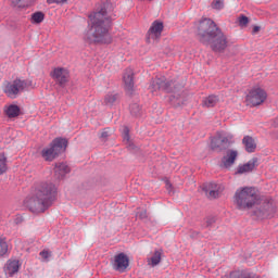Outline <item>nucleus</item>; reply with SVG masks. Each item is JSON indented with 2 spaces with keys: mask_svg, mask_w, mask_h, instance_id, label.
Instances as JSON below:
<instances>
[{
  "mask_svg": "<svg viewBox=\"0 0 278 278\" xmlns=\"http://www.w3.org/2000/svg\"><path fill=\"white\" fill-rule=\"evenodd\" d=\"M8 240L4 237H0V257L8 255Z\"/></svg>",
  "mask_w": 278,
  "mask_h": 278,
  "instance_id": "nucleus-27",
  "label": "nucleus"
},
{
  "mask_svg": "<svg viewBox=\"0 0 278 278\" xmlns=\"http://www.w3.org/2000/svg\"><path fill=\"white\" fill-rule=\"evenodd\" d=\"M236 160H238V151L228 150L226 155L222 157V166L224 168H231L236 164Z\"/></svg>",
  "mask_w": 278,
  "mask_h": 278,
  "instance_id": "nucleus-16",
  "label": "nucleus"
},
{
  "mask_svg": "<svg viewBox=\"0 0 278 278\" xmlns=\"http://www.w3.org/2000/svg\"><path fill=\"white\" fill-rule=\"evenodd\" d=\"M200 42L206 47H211L214 53H225L229 45L227 35L211 18H203L198 26Z\"/></svg>",
  "mask_w": 278,
  "mask_h": 278,
  "instance_id": "nucleus-3",
  "label": "nucleus"
},
{
  "mask_svg": "<svg viewBox=\"0 0 278 278\" xmlns=\"http://www.w3.org/2000/svg\"><path fill=\"white\" fill-rule=\"evenodd\" d=\"M42 21H45V13L38 11L31 15V23L39 25V23H42Z\"/></svg>",
  "mask_w": 278,
  "mask_h": 278,
  "instance_id": "nucleus-28",
  "label": "nucleus"
},
{
  "mask_svg": "<svg viewBox=\"0 0 278 278\" xmlns=\"http://www.w3.org/2000/svg\"><path fill=\"white\" fill-rule=\"evenodd\" d=\"M123 140L126 144H129V140H130V137H129V127L127 126H124L123 128Z\"/></svg>",
  "mask_w": 278,
  "mask_h": 278,
  "instance_id": "nucleus-31",
  "label": "nucleus"
},
{
  "mask_svg": "<svg viewBox=\"0 0 278 278\" xmlns=\"http://www.w3.org/2000/svg\"><path fill=\"white\" fill-rule=\"evenodd\" d=\"M50 77H52L61 88H64L71 79V72H68L66 67H54L50 73Z\"/></svg>",
  "mask_w": 278,
  "mask_h": 278,
  "instance_id": "nucleus-10",
  "label": "nucleus"
},
{
  "mask_svg": "<svg viewBox=\"0 0 278 278\" xmlns=\"http://www.w3.org/2000/svg\"><path fill=\"white\" fill-rule=\"evenodd\" d=\"M252 31L253 34H257V31H260V26H254Z\"/></svg>",
  "mask_w": 278,
  "mask_h": 278,
  "instance_id": "nucleus-40",
  "label": "nucleus"
},
{
  "mask_svg": "<svg viewBox=\"0 0 278 278\" xmlns=\"http://www.w3.org/2000/svg\"><path fill=\"white\" fill-rule=\"evenodd\" d=\"M47 3H49V5L52 3H66V0H47Z\"/></svg>",
  "mask_w": 278,
  "mask_h": 278,
  "instance_id": "nucleus-36",
  "label": "nucleus"
},
{
  "mask_svg": "<svg viewBox=\"0 0 278 278\" xmlns=\"http://www.w3.org/2000/svg\"><path fill=\"white\" fill-rule=\"evenodd\" d=\"M58 197V187L53 182H36L29 195L24 200V205L33 214H45Z\"/></svg>",
  "mask_w": 278,
  "mask_h": 278,
  "instance_id": "nucleus-2",
  "label": "nucleus"
},
{
  "mask_svg": "<svg viewBox=\"0 0 278 278\" xmlns=\"http://www.w3.org/2000/svg\"><path fill=\"white\" fill-rule=\"evenodd\" d=\"M23 0H10V2L12 3V5H18V3H21Z\"/></svg>",
  "mask_w": 278,
  "mask_h": 278,
  "instance_id": "nucleus-39",
  "label": "nucleus"
},
{
  "mask_svg": "<svg viewBox=\"0 0 278 278\" xmlns=\"http://www.w3.org/2000/svg\"><path fill=\"white\" fill-rule=\"evenodd\" d=\"M116 101H118L117 93H106L104 97V105H109L110 108H112Z\"/></svg>",
  "mask_w": 278,
  "mask_h": 278,
  "instance_id": "nucleus-25",
  "label": "nucleus"
},
{
  "mask_svg": "<svg viewBox=\"0 0 278 278\" xmlns=\"http://www.w3.org/2000/svg\"><path fill=\"white\" fill-rule=\"evenodd\" d=\"M168 188H173V185H170L169 182H167V189Z\"/></svg>",
  "mask_w": 278,
  "mask_h": 278,
  "instance_id": "nucleus-41",
  "label": "nucleus"
},
{
  "mask_svg": "<svg viewBox=\"0 0 278 278\" xmlns=\"http://www.w3.org/2000/svg\"><path fill=\"white\" fill-rule=\"evenodd\" d=\"M242 144L244 146L247 153H255V149H257V143L251 136H244L242 139Z\"/></svg>",
  "mask_w": 278,
  "mask_h": 278,
  "instance_id": "nucleus-20",
  "label": "nucleus"
},
{
  "mask_svg": "<svg viewBox=\"0 0 278 278\" xmlns=\"http://www.w3.org/2000/svg\"><path fill=\"white\" fill-rule=\"evenodd\" d=\"M216 223V217H207L204 223V227L210 228Z\"/></svg>",
  "mask_w": 278,
  "mask_h": 278,
  "instance_id": "nucleus-34",
  "label": "nucleus"
},
{
  "mask_svg": "<svg viewBox=\"0 0 278 278\" xmlns=\"http://www.w3.org/2000/svg\"><path fill=\"white\" fill-rule=\"evenodd\" d=\"M266 99H268V93L266 90L260 88V87H254L249 90L248 94L245 96V104L249 108H257L262 105Z\"/></svg>",
  "mask_w": 278,
  "mask_h": 278,
  "instance_id": "nucleus-6",
  "label": "nucleus"
},
{
  "mask_svg": "<svg viewBox=\"0 0 278 278\" xmlns=\"http://www.w3.org/2000/svg\"><path fill=\"white\" fill-rule=\"evenodd\" d=\"M160 262H162V251L156 250L154 251L153 256L148 260V264L149 266L155 267Z\"/></svg>",
  "mask_w": 278,
  "mask_h": 278,
  "instance_id": "nucleus-24",
  "label": "nucleus"
},
{
  "mask_svg": "<svg viewBox=\"0 0 278 278\" xmlns=\"http://www.w3.org/2000/svg\"><path fill=\"white\" fill-rule=\"evenodd\" d=\"M190 238H192V239H197V238H199V231H197V230H190Z\"/></svg>",
  "mask_w": 278,
  "mask_h": 278,
  "instance_id": "nucleus-37",
  "label": "nucleus"
},
{
  "mask_svg": "<svg viewBox=\"0 0 278 278\" xmlns=\"http://www.w3.org/2000/svg\"><path fill=\"white\" fill-rule=\"evenodd\" d=\"M68 147V140L64 138H55L51 143L49 148H45L41 151V157L46 160V162H53L60 153H64L66 151V148Z\"/></svg>",
  "mask_w": 278,
  "mask_h": 278,
  "instance_id": "nucleus-5",
  "label": "nucleus"
},
{
  "mask_svg": "<svg viewBox=\"0 0 278 278\" xmlns=\"http://www.w3.org/2000/svg\"><path fill=\"white\" fill-rule=\"evenodd\" d=\"M239 27H247L249 25V17L247 15H240L238 17Z\"/></svg>",
  "mask_w": 278,
  "mask_h": 278,
  "instance_id": "nucleus-30",
  "label": "nucleus"
},
{
  "mask_svg": "<svg viewBox=\"0 0 278 278\" xmlns=\"http://www.w3.org/2000/svg\"><path fill=\"white\" fill-rule=\"evenodd\" d=\"M113 270L117 273H126L127 268H129V256L127 254L121 252L114 256L112 262Z\"/></svg>",
  "mask_w": 278,
  "mask_h": 278,
  "instance_id": "nucleus-12",
  "label": "nucleus"
},
{
  "mask_svg": "<svg viewBox=\"0 0 278 278\" xmlns=\"http://www.w3.org/2000/svg\"><path fill=\"white\" fill-rule=\"evenodd\" d=\"M21 268V263L16 260H10L7 262L5 267H4V273L8 275V277H14L16 273H18Z\"/></svg>",
  "mask_w": 278,
  "mask_h": 278,
  "instance_id": "nucleus-18",
  "label": "nucleus"
},
{
  "mask_svg": "<svg viewBox=\"0 0 278 278\" xmlns=\"http://www.w3.org/2000/svg\"><path fill=\"white\" fill-rule=\"evenodd\" d=\"M203 190L205 191V194L208 197V199H218L224 188L216 182H208L203 186Z\"/></svg>",
  "mask_w": 278,
  "mask_h": 278,
  "instance_id": "nucleus-15",
  "label": "nucleus"
},
{
  "mask_svg": "<svg viewBox=\"0 0 278 278\" xmlns=\"http://www.w3.org/2000/svg\"><path fill=\"white\" fill-rule=\"evenodd\" d=\"M40 257H42V260H49V257H51V251L49 250H43L39 253Z\"/></svg>",
  "mask_w": 278,
  "mask_h": 278,
  "instance_id": "nucleus-35",
  "label": "nucleus"
},
{
  "mask_svg": "<svg viewBox=\"0 0 278 278\" xmlns=\"http://www.w3.org/2000/svg\"><path fill=\"white\" fill-rule=\"evenodd\" d=\"M231 144H233V136L223 132H217L211 140L212 151H226V149H229Z\"/></svg>",
  "mask_w": 278,
  "mask_h": 278,
  "instance_id": "nucleus-7",
  "label": "nucleus"
},
{
  "mask_svg": "<svg viewBox=\"0 0 278 278\" xmlns=\"http://www.w3.org/2000/svg\"><path fill=\"white\" fill-rule=\"evenodd\" d=\"M175 83L173 80H166V77H156L152 79L150 84V91L153 93L159 90H164L165 92H174Z\"/></svg>",
  "mask_w": 278,
  "mask_h": 278,
  "instance_id": "nucleus-9",
  "label": "nucleus"
},
{
  "mask_svg": "<svg viewBox=\"0 0 278 278\" xmlns=\"http://www.w3.org/2000/svg\"><path fill=\"white\" fill-rule=\"evenodd\" d=\"M211 8L213 10H223L225 8V1L224 0H214L211 3Z\"/></svg>",
  "mask_w": 278,
  "mask_h": 278,
  "instance_id": "nucleus-29",
  "label": "nucleus"
},
{
  "mask_svg": "<svg viewBox=\"0 0 278 278\" xmlns=\"http://www.w3.org/2000/svg\"><path fill=\"white\" fill-rule=\"evenodd\" d=\"M123 81L125 90H127V92H134V70L130 67L126 68L123 76Z\"/></svg>",
  "mask_w": 278,
  "mask_h": 278,
  "instance_id": "nucleus-17",
  "label": "nucleus"
},
{
  "mask_svg": "<svg viewBox=\"0 0 278 278\" xmlns=\"http://www.w3.org/2000/svg\"><path fill=\"white\" fill-rule=\"evenodd\" d=\"M137 218H139L140 220H147V218H149V215L147 214V210H141L138 211L136 214Z\"/></svg>",
  "mask_w": 278,
  "mask_h": 278,
  "instance_id": "nucleus-33",
  "label": "nucleus"
},
{
  "mask_svg": "<svg viewBox=\"0 0 278 278\" xmlns=\"http://www.w3.org/2000/svg\"><path fill=\"white\" fill-rule=\"evenodd\" d=\"M90 29L86 34V40L89 45H112V15L105 8L93 11L88 16Z\"/></svg>",
  "mask_w": 278,
  "mask_h": 278,
  "instance_id": "nucleus-1",
  "label": "nucleus"
},
{
  "mask_svg": "<svg viewBox=\"0 0 278 278\" xmlns=\"http://www.w3.org/2000/svg\"><path fill=\"white\" fill-rule=\"evenodd\" d=\"M162 31H164V23L157 20L154 21L147 34L148 42H151V40H160V38H162Z\"/></svg>",
  "mask_w": 278,
  "mask_h": 278,
  "instance_id": "nucleus-13",
  "label": "nucleus"
},
{
  "mask_svg": "<svg viewBox=\"0 0 278 278\" xmlns=\"http://www.w3.org/2000/svg\"><path fill=\"white\" fill-rule=\"evenodd\" d=\"M8 173V156L5 153H0V175Z\"/></svg>",
  "mask_w": 278,
  "mask_h": 278,
  "instance_id": "nucleus-26",
  "label": "nucleus"
},
{
  "mask_svg": "<svg viewBox=\"0 0 278 278\" xmlns=\"http://www.w3.org/2000/svg\"><path fill=\"white\" fill-rule=\"evenodd\" d=\"M223 278H260V276L249 270H237L231 271L229 275H226Z\"/></svg>",
  "mask_w": 278,
  "mask_h": 278,
  "instance_id": "nucleus-19",
  "label": "nucleus"
},
{
  "mask_svg": "<svg viewBox=\"0 0 278 278\" xmlns=\"http://www.w3.org/2000/svg\"><path fill=\"white\" fill-rule=\"evenodd\" d=\"M260 166V160L257 157L251 159L248 163L241 164L237 167L236 175H244L247 173H253L256 167Z\"/></svg>",
  "mask_w": 278,
  "mask_h": 278,
  "instance_id": "nucleus-14",
  "label": "nucleus"
},
{
  "mask_svg": "<svg viewBox=\"0 0 278 278\" xmlns=\"http://www.w3.org/2000/svg\"><path fill=\"white\" fill-rule=\"evenodd\" d=\"M233 201L237 208L241 211L251 210L260 204V194L253 187H240L235 192Z\"/></svg>",
  "mask_w": 278,
  "mask_h": 278,
  "instance_id": "nucleus-4",
  "label": "nucleus"
},
{
  "mask_svg": "<svg viewBox=\"0 0 278 278\" xmlns=\"http://www.w3.org/2000/svg\"><path fill=\"white\" fill-rule=\"evenodd\" d=\"M4 114H7L9 118H16V116L21 114V108L16 104H11L4 108Z\"/></svg>",
  "mask_w": 278,
  "mask_h": 278,
  "instance_id": "nucleus-22",
  "label": "nucleus"
},
{
  "mask_svg": "<svg viewBox=\"0 0 278 278\" xmlns=\"http://www.w3.org/2000/svg\"><path fill=\"white\" fill-rule=\"evenodd\" d=\"M27 88V80H22L21 78H16L12 83L8 81L3 87V92L9 97V99H16L23 90Z\"/></svg>",
  "mask_w": 278,
  "mask_h": 278,
  "instance_id": "nucleus-8",
  "label": "nucleus"
},
{
  "mask_svg": "<svg viewBox=\"0 0 278 278\" xmlns=\"http://www.w3.org/2000/svg\"><path fill=\"white\" fill-rule=\"evenodd\" d=\"M71 173V168L65 163H59L54 167V175L56 179H64L65 175H68Z\"/></svg>",
  "mask_w": 278,
  "mask_h": 278,
  "instance_id": "nucleus-21",
  "label": "nucleus"
},
{
  "mask_svg": "<svg viewBox=\"0 0 278 278\" xmlns=\"http://www.w3.org/2000/svg\"><path fill=\"white\" fill-rule=\"evenodd\" d=\"M220 101V98L218 96L211 94L203 99L202 106L203 108H216V104Z\"/></svg>",
  "mask_w": 278,
  "mask_h": 278,
  "instance_id": "nucleus-23",
  "label": "nucleus"
},
{
  "mask_svg": "<svg viewBox=\"0 0 278 278\" xmlns=\"http://www.w3.org/2000/svg\"><path fill=\"white\" fill-rule=\"evenodd\" d=\"M254 215L257 216V218H273L275 215L273 200H264L263 204L254 211Z\"/></svg>",
  "mask_w": 278,
  "mask_h": 278,
  "instance_id": "nucleus-11",
  "label": "nucleus"
},
{
  "mask_svg": "<svg viewBox=\"0 0 278 278\" xmlns=\"http://www.w3.org/2000/svg\"><path fill=\"white\" fill-rule=\"evenodd\" d=\"M109 137H110V134L108 132V130L102 131L101 138H102L103 140H106V138H109Z\"/></svg>",
  "mask_w": 278,
  "mask_h": 278,
  "instance_id": "nucleus-38",
  "label": "nucleus"
},
{
  "mask_svg": "<svg viewBox=\"0 0 278 278\" xmlns=\"http://www.w3.org/2000/svg\"><path fill=\"white\" fill-rule=\"evenodd\" d=\"M130 114H132V116H140V105L131 104L130 105Z\"/></svg>",
  "mask_w": 278,
  "mask_h": 278,
  "instance_id": "nucleus-32",
  "label": "nucleus"
}]
</instances>
